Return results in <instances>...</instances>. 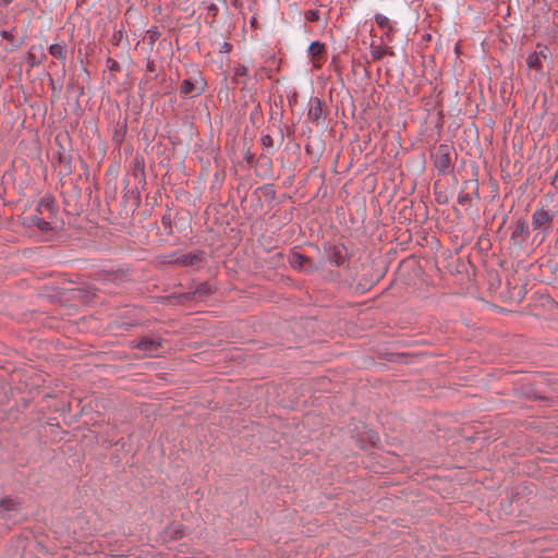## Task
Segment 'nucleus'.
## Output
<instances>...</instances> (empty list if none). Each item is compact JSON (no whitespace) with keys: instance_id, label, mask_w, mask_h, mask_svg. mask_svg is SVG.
Returning <instances> with one entry per match:
<instances>
[{"instance_id":"obj_1","label":"nucleus","mask_w":558,"mask_h":558,"mask_svg":"<svg viewBox=\"0 0 558 558\" xmlns=\"http://www.w3.org/2000/svg\"><path fill=\"white\" fill-rule=\"evenodd\" d=\"M206 82L199 72H195L192 76L185 78L180 87V93L183 96L196 97L204 93Z\"/></svg>"},{"instance_id":"obj_2","label":"nucleus","mask_w":558,"mask_h":558,"mask_svg":"<svg viewBox=\"0 0 558 558\" xmlns=\"http://www.w3.org/2000/svg\"><path fill=\"white\" fill-rule=\"evenodd\" d=\"M452 155H454V149L451 145L440 144L436 148L434 154V165L439 172L445 173L449 171Z\"/></svg>"},{"instance_id":"obj_3","label":"nucleus","mask_w":558,"mask_h":558,"mask_svg":"<svg viewBox=\"0 0 558 558\" xmlns=\"http://www.w3.org/2000/svg\"><path fill=\"white\" fill-rule=\"evenodd\" d=\"M555 211L545 209L543 206L534 210L532 215V227L534 230L547 232L551 228Z\"/></svg>"},{"instance_id":"obj_4","label":"nucleus","mask_w":558,"mask_h":558,"mask_svg":"<svg viewBox=\"0 0 558 558\" xmlns=\"http://www.w3.org/2000/svg\"><path fill=\"white\" fill-rule=\"evenodd\" d=\"M548 58L549 53H547L546 47L539 51H533L526 57V66L530 71H534L535 80H539L544 76L542 59L546 60Z\"/></svg>"},{"instance_id":"obj_5","label":"nucleus","mask_w":558,"mask_h":558,"mask_svg":"<svg viewBox=\"0 0 558 558\" xmlns=\"http://www.w3.org/2000/svg\"><path fill=\"white\" fill-rule=\"evenodd\" d=\"M329 263L336 266H342L348 260V250L343 244L330 245L326 251Z\"/></svg>"},{"instance_id":"obj_6","label":"nucleus","mask_w":558,"mask_h":558,"mask_svg":"<svg viewBox=\"0 0 558 558\" xmlns=\"http://www.w3.org/2000/svg\"><path fill=\"white\" fill-rule=\"evenodd\" d=\"M131 347L143 351L147 355H154L161 347L159 338L144 337L138 341H131Z\"/></svg>"},{"instance_id":"obj_7","label":"nucleus","mask_w":558,"mask_h":558,"mask_svg":"<svg viewBox=\"0 0 558 558\" xmlns=\"http://www.w3.org/2000/svg\"><path fill=\"white\" fill-rule=\"evenodd\" d=\"M307 52L312 60L313 66L315 69H320L323 65V57L326 52L325 45L320 41H313L310 45Z\"/></svg>"},{"instance_id":"obj_8","label":"nucleus","mask_w":558,"mask_h":558,"mask_svg":"<svg viewBox=\"0 0 558 558\" xmlns=\"http://www.w3.org/2000/svg\"><path fill=\"white\" fill-rule=\"evenodd\" d=\"M290 265L295 269L308 271V272L317 269V267L313 264V262L308 257H306L300 253H292V255L290 257Z\"/></svg>"},{"instance_id":"obj_9","label":"nucleus","mask_w":558,"mask_h":558,"mask_svg":"<svg viewBox=\"0 0 558 558\" xmlns=\"http://www.w3.org/2000/svg\"><path fill=\"white\" fill-rule=\"evenodd\" d=\"M20 504L10 498L0 500V517L3 519H12L20 512Z\"/></svg>"},{"instance_id":"obj_10","label":"nucleus","mask_w":558,"mask_h":558,"mask_svg":"<svg viewBox=\"0 0 558 558\" xmlns=\"http://www.w3.org/2000/svg\"><path fill=\"white\" fill-rule=\"evenodd\" d=\"M375 21L378 27L384 32L385 37L391 40L395 33V27L390 19L381 13L375 15Z\"/></svg>"},{"instance_id":"obj_11","label":"nucleus","mask_w":558,"mask_h":558,"mask_svg":"<svg viewBox=\"0 0 558 558\" xmlns=\"http://www.w3.org/2000/svg\"><path fill=\"white\" fill-rule=\"evenodd\" d=\"M369 52H371V57L374 61L380 60L386 54H389V56L395 54L391 47L385 46L383 37L380 38L379 45H376L374 43L371 44Z\"/></svg>"},{"instance_id":"obj_12","label":"nucleus","mask_w":558,"mask_h":558,"mask_svg":"<svg viewBox=\"0 0 558 558\" xmlns=\"http://www.w3.org/2000/svg\"><path fill=\"white\" fill-rule=\"evenodd\" d=\"M308 119L317 122L323 117V108L319 99H315L308 109Z\"/></svg>"},{"instance_id":"obj_13","label":"nucleus","mask_w":558,"mask_h":558,"mask_svg":"<svg viewBox=\"0 0 558 558\" xmlns=\"http://www.w3.org/2000/svg\"><path fill=\"white\" fill-rule=\"evenodd\" d=\"M49 53L62 61L63 63L65 62L66 60V49H65V46L64 45H60V44H53L49 47Z\"/></svg>"},{"instance_id":"obj_14","label":"nucleus","mask_w":558,"mask_h":558,"mask_svg":"<svg viewBox=\"0 0 558 558\" xmlns=\"http://www.w3.org/2000/svg\"><path fill=\"white\" fill-rule=\"evenodd\" d=\"M529 233V229L525 222H518L513 231L511 232V240L515 241L520 239L523 241Z\"/></svg>"},{"instance_id":"obj_15","label":"nucleus","mask_w":558,"mask_h":558,"mask_svg":"<svg viewBox=\"0 0 558 558\" xmlns=\"http://www.w3.org/2000/svg\"><path fill=\"white\" fill-rule=\"evenodd\" d=\"M357 440L361 444V448H364L363 444L365 441L372 446H375L379 441V436L376 432L368 429L365 430L363 437L359 438Z\"/></svg>"},{"instance_id":"obj_16","label":"nucleus","mask_w":558,"mask_h":558,"mask_svg":"<svg viewBox=\"0 0 558 558\" xmlns=\"http://www.w3.org/2000/svg\"><path fill=\"white\" fill-rule=\"evenodd\" d=\"M492 220L498 222V230L496 231V233H497L496 239L501 240L504 238V235H501V229L506 222V216L504 214H494Z\"/></svg>"},{"instance_id":"obj_17","label":"nucleus","mask_w":558,"mask_h":558,"mask_svg":"<svg viewBox=\"0 0 558 558\" xmlns=\"http://www.w3.org/2000/svg\"><path fill=\"white\" fill-rule=\"evenodd\" d=\"M161 226L165 230V233L167 235H170L173 233V230H172V219H171V215H163L162 218H161Z\"/></svg>"},{"instance_id":"obj_18","label":"nucleus","mask_w":558,"mask_h":558,"mask_svg":"<svg viewBox=\"0 0 558 558\" xmlns=\"http://www.w3.org/2000/svg\"><path fill=\"white\" fill-rule=\"evenodd\" d=\"M202 260V256L198 254H186L182 257L181 263L184 265H195Z\"/></svg>"},{"instance_id":"obj_19","label":"nucleus","mask_w":558,"mask_h":558,"mask_svg":"<svg viewBox=\"0 0 558 558\" xmlns=\"http://www.w3.org/2000/svg\"><path fill=\"white\" fill-rule=\"evenodd\" d=\"M305 19L307 21H311V22H315L319 19V14H318V11L316 10H308L306 13H305Z\"/></svg>"},{"instance_id":"obj_20","label":"nucleus","mask_w":558,"mask_h":558,"mask_svg":"<svg viewBox=\"0 0 558 558\" xmlns=\"http://www.w3.org/2000/svg\"><path fill=\"white\" fill-rule=\"evenodd\" d=\"M247 74V68L245 65L239 64L234 68V75L235 76H244Z\"/></svg>"},{"instance_id":"obj_21","label":"nucleus","mask_w":558,"mask_h":558,"mask_svg":"<svg viewBox=\"0 0 558 558\" xmlns=\"http://www.w3.org/2000/svg\"><path fill=\"white\" fill-rule=\"evenodd\" d=\"M262 144L265 147H271L272 146V137L270 135H263Z\"/></svg>"},{"instance_id":"obj_22","label":"nucleus","mask_w":558,"mask_h":558,"mask_svg":"<svg viewBox=\"0 0 558 558\" xmlns=\"http://www.w3.org/2000/svg\"><path fill=\"white\" fill-rule=\"evenodd\" d=\"M210 291V288L207 283H201L199 287L196 290V293H208Z\"/></svg>"},{"instance_id":"obj_23","label":"nucleus","mask_w":558,"mask_h":558,"mask_svg":"<svg viewBox=\"0 0 558 558\" xmlns=\"http://www.w3.org/2000/svg\"><path fill=\"white\" fill-rule=\"evenodd\" d=\"M0 36L7 40H13V35L8 31H1Z\"/></svg>"},{"instance_id":"obj_24","label":"nucleus","mask_w":558,"mask_h":558,"mask_svg":"<svg viewBox=\"0 0 558 558\" xmlns=\"http://www.w3.org/2000/svg\"><path fill=\"white\" fill-rule=\"evenodd\" d=\"M37 226L40 230H49V223L47 221L38 220Z\"/></svg>"},{"instance_id":"obj_25","label":"nucleus","mask_w":558,"mask_h":558,"mask_svg":"<svg viewBox=\"0 0 558 558\" xmlns=\"http://www.w3.org/2000/svg\"><path fill=\"white\" fill-rule=\"evenodd\" d=\"M499 284V280L498 279H493V277L490 276V282H489V286H490V290L495 287V286H498Z\"/></svg>"},{"instance_id":"obj_26","label":"nucleus","mask_w":558,"mask_h":558,"mask_svg":"<svg viewBox=\"0 0 558 558\" xmlns=\"http://www.w3.org/2000/svg\"><path fill=\"white\" fill-rule=\"evenodd\" d=\"M553 185H558V170L555 172L554 179L551 181Z\"/></svg>"},{"instance_id":"obj_27","label":"nucleus","mask_w":558,"mask_h":558,"mask_svg":"<svg viewBox=\"0 0 558 558\" xmlns=\"http://www.w3.org/2000/svg\"><path fill=\"white\" fill-rule=\"evenodd\" d=\"M13 0H0V7L9 5Z\"/></svg>"},{"instance_id":"obj_28","label":"nucleus","mask_w":558,"mask_h":558,"mask_svg":"<svg viewBox=\"0 0 558 558\" xmlns=\"http://www.w3.org/2000/svg\"><path fill=\"white\" fill-rule=\"evenodd\" d=\"M222 49L226 51V52H229L231 50V45H229L228 43H225L222 45Z\"/></svg>"},{"instance_id":"obj_29","label":"nucleus","mask_w":558,"mask_h":558,"mask_svg":"<svg viewBox=\"0 0 558 558\" xmlns=\"http://www.w3.org/2000/svg\"><path fill=\"white\" fill-rule=\"evenodd\" d=\"M39 206H46V207H50V203L46 199H41L40 203H39Z\"/></svg>"},{"instance_id":"obj_30","label":"nucleus","mask_w":558,"mask_h":558,"mask_svg":"<svg viewBox=\"0 0 558 558\" xmlns=\"http://www.w3.org/2000/svg\"><path fill=\"white\" fill-rule=\"evenodd\" d=\"M253 159H254V156H253V155H251V154H247V156H246V160H247V162H250V163H251V162L253 161Z\"/></svg>"},{"instance_id":"obj_31","label":"nucleus","mask_w":558,"mask_h":558,"mask_svg":"<svg viewBox=\"0 0 558 558\" xmlns=\"http://www.w3.org/2000/svg\"><path fill=\"white\" fill-rule=\"evenodd\" d=\"M494 192H497V186H493V184L490 183V190H489V193H494Z\"/></svg>"}]
</instances>
